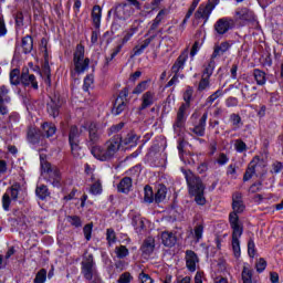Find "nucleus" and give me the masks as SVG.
<instances>
[{
	"label": "nucleus",
	"mask_w": 283,
	"mask_h": 283,
	"mask_svg": "<svg viewBox=\"0 0 283 283\" xmlns=\"http://www.w3.org/2000/svg\"><path fill=\"white\" fill-rule=\"evenodd\" d=\"M122 143L123 138H120L118 135H115L104 144V147L94 146L91 149V154L94 156V158L101 160L102 163L112 160V158L118 153V149H120Z\"/></svg>",
	"instance_id": "f257e3e1"
},
{
	"label": "nucleus",
	"mask_w": 283,
	"mask_h": 283,
	"mask_svg": "<svg viewBox=\"0 0 283 283\" xmlns=\"http://www.w3.org/2000/svg\"><path fill=\"white\" fill-rule=\"evenodd\" d=\"M187 185L189 187L190 196H195V202L197 205H205L207 199H205V184H202V179L193 175V172L186 171L185 172Z\"/></svg>",
	"instance_id": "f03ea898"
},
{
	"label": "nucleus",
	"mask_w": 283,
	"mask_h": 283,
	"mask_svg": "<svg viewBox=\"0 0 283 283\" xmlns=\"http://www.w3.org/2000/svg\"><path fill=\"white\" fill-rule=\"evenodd\" d=\"M42 132H43V135H41V132H39V129L30 128L28 132L29 143H32V145H36L41 143V139L43 138V136H45L46 138H52V136L56 134V126L52 123H43Z\"/></svg>",
	"instance_id": "7ed1b4c3"
},
{
	"label": "nucleus",
	"mask_w": 283,
	"mask_h": 283,
	"mask_svg": "<svg viewBox=\"0 0 283 283\" xmlns=\"http://www.w3.org/2000/svg\"><path fill=\"white\" fill-rule=\"evenodd\" d=\"M73 64L76 74H84L90 69V57H85V46L77 44L73 53Z\"/></svg>",
	"instance_id": "20e7f679"
},
{
	"label": "nucleus",
	"mask_w": 283,
	"mask_h": 283,
	"mask_svg": "<svg viewBox=\"0 0 283 283\" xmlns=\"http://www.w3.org/2000/svg\"><path fill=\"white\" fill-rule=\"evenodd\" d=\"M25 188L19 182L13 184L2 196V207L4 211H10L12 200L17 201L23 196Z\"/></svg>",
	"instance_id": "39448f33"
},
{
	"label": "nucleus",
	"mask_w": 283,
	"mask_h": 283,
	"mask_svg": "<svg viewBox=\"0 0 283 283\" xmlns=\"http://www.w3.org/2000/svg\"><path fill=\"white\" fill-rule=\"evenodd\" d=\"M41 167L48 182H51L53 187H61V170H59V167L48 161H42Z\"/></svg>",
	"instance_id": "423d86ee"
},
{
	"label": "nucleus",
	"mask_w": 283,
	"mask_h": 283,
	"mask_svg": "<svg viewBox=\"0 0 283 283\" xmlns=\"http://www.w3.org/2000/svg\"><path fill=\"white\" fill-rule=\"evenodd\" d=\"M85 129V127H76V126H72L69 133V143L71 145V151L73 154V156L78 157L81 156L78 154V149H81V147H78V144L81 143V134H83V130Z\"/></svg>",
	"instance_id": "0eeeda50"
},
{
	"label": "nucleus",
	"mask_w": 283,
	"mask_h": 283,
	"mask_svg": "<svg viewBox=\"0 0 283 283\" xmlns=\"http://www.w3.org/2000/svg\"><path fill=\"white\" fill-rule=\"evenodd\" d=\"M82 274L84 275L85 280H93L96 275V263H94V255L88 254L82 261Z\"/></svg>",
	"instance_id": "6e6552de"
},
{
	"label": "nucleus",
	"mask_w": 283,
	"mask_h": 283,
	"mask_svg": "<svg viewBox=\"0 0 283 283\" xmlns=\"http://www.w3.org/2000/svg\"><path fill=\"white\" fill-rule=\"evenodd\" d=\"M138 32V28L133 27L130 29H127L123 32V38L119 40L118 44L115 49H113V52L111 54V61L123 50V46L126 45V43H129L132 41V36Z\"/></svg>",
	"instance_id": "1a4fd4ad"
},
{
	"label": "nucleus",
	"mask_w": 283,
	"mask_h": 283,
	"mask_svg": "<svg viewBox=\"0 0 283 283\" xmlns=\"http://www.w3.org/2000/svg\"><path fill=\"white\" fill-rule=\"evenodd\" d=\"M235 27V20L232 18H221L214 23V31L220 36L227 34L229 30H233Z\"/></svg>",
	"instance_id": "9d476101"
},
{
	"label": "nucleus",
	"mask_w": 283,
	"mask_h": 283,
	"mask_svg": "<svg viewBox=\"0 0 283 283\" xmlns=\"http://www.w3.org/2000/svg\"><path fill=\"white\" fill-rule=\"evenodd\" d=\"M187 109H189V104H181L177 112V118L174 124L176 134H180V132L185 129V123L187 122Z\"/></svg>",
	"instance_id": "9b49d317"
},
{
	"label": "nucleus",
	"mask_w": 283,
	"mask_h": 283,
	"mask_svg": "<svg viewBox=\"0 0 283 283\" xmlns=\"http://www.w3.org/2000/svg\"><path fill=\"white\" fill-rule=\"evenodd\" d=\"M235 21H242L243 23H256L258 19L253 11L248 8H241L235 11Z\"/></svg>",
	"instance_id": "f8f14e48"
},
{
	"label": "nucleus",
	"mask_w": 283,
	"mask_h": 283,
	"mask_svg": "<svg viewBox=\"0 0 283 283\" xmlns=\"http://www.w3.org/2000/svg\"><path fill=\"white\" fill-rule=\"evenodd\" d=\"M10 88L6 85H0V114L6 116L8 114V104H10Z\"/></svg>",
	"instance_id": "ddd939ff"
},
{
	"label": "nucleus",
	"mask_w": 283,
	"mask_h": 283,
	"mask_svg": "<svg viewBox=\"0 0 283 283\" xmlns=\"http://www.w3.org/2000/svg\"><path fill=\"white\" fill-rule=\"evenodd\" d=\"M21 84L24 87H32L33 90H39V82H36V76L30 74L28 69L23 70L21 73Z\"/></svg>",
	"instance_id": "4468645a"
},
{
	"label": "nucleus",
	"mask_w": 283,
	"mask_h": 283,
	"mask_svg": "<svg viewBox=\"0 0 283 283\" xmlns=\"http://www.w3.org/2000/svg\"><path fill=\"white\" fill-rule=\"evenodd\" d=\"M115 14L117 18L125 21V20L129 19V17H132V14H134V8H132L127 3H120L115 8Z\"/></svg>",
	"instance_id": "2eb2a0df"
},
{
	"label": "nucleus",
	"mask_w": 283,
	"mask_h": 283,
	"mask_svg": "<svg viewBox=\"0 0 283 283\" xmlns=\"http://www.w3.org/2000/svg\"><path fill=\"white\" fill-rule=\"evenodd\" d=\"M185 260L188 271H190L191 273L196 272V266H198V263L200 262L198 254H196V252H193L192 250H187Z\"/></svg>",
	"instance_id": "dca6fc26"
},
{
	"label": "nucleus",
	"mask_w": 283,
	"mask_h": 283,
	"mask_svg": "<svg viewBox=\"0 0 283 283\" xmlns=\"http://www.w3.org/2000/svg\"><path fill=\"white\" fill-rule=\"evenodd\" d=\"M207 118H209V113L206 112L200 117L198 124L195 125L193 128H190V132L192 134H195V136H199V137L205 136V132H206V128H207Z\"/></svg>",
	"instance_id": "f3484780"
},
{
	"label": "nucleus",
	"mask_w": 283,
	"mask_h": 283,
	"mask_svg": "<svg viewBox=\"0 0 283 283\" xmlns=\"http://www.w3.org/2000/svg\"><path fill=\"white\" fill-rule=\"evenodd\" d=\"M262 163H264V161L262 159H260V157H258V156H255L251 160V163L243 176L244 182H247L248 180H251V178H253V174H255V169H258V167H262Z\"/></svg>",
	"instance_id": "a211bd4d"
},
{
	"label": "nucleus",
	"mask_w": 283,
	"mask_h": 283,
	"mask_svg": "<svg viewBox=\"0 0 283 283\" xmlns=\"http://www.w3.org/2000/svg\"><path fill=\"white\" fill-rule=\"evenodd\" d=\"M156 103V94L151 91H147L142 95V104L139 106V112H143L144 109H147L148 107H151Z\"/></svg>",
	"instance_id": "6ab92c4d"
},
{
	"label": "nucleus",
	"mask_w": 283,
	"mask_h": 283,
	"mask_svg": "<svg viewBox=\"0 0 283 283\" xmlns=\"http://www.w3.org/2000/svg\"><path fill=\"white\" fill-rule=\"evenodd\" d=\"M232 213H243L245 206L244 201H242V193L240 192H234L232 195Z\"/></svg>",
	"instance_id": "aec40b11"
},
{
	"label": "nucleus",
	"mask_w": 283,
	"mask_h": 283,
	"mask_svg": "<svg viewBox=\"0 0 283 283\" xmlns=\"http://www.w3.org/2000/svg\"><path fill=\"white\" fill-rule=\"evenodd\" d=\"M59 107H61V99L54 95L46 105V112L53 118H56L59 116Z\"/></svg>",
	"instance_id": "412c9836"
},
{
	"label": "nucleus",
	"mask_w": 283,
	"mask_h": 283,
	"mask_svg": "<svg viewBox=\"0 0 283 283\" xmlns=\"http://www.w3.org/2000/svg\"><path fill=\"white\" fill-rule=\"evenodd\" d=\"M187 59H189V52L184 51L171 66L172 74H178L180 70H185V63H187Z\"/></svg>",
	"instance_id": "4be33fe9"
},
{
	"label": "nucleus",
	"mask_w": 283,
	"mask_h": 283,
	"mask_svg": "<svg viewBox=\"0 0 283 283\" xmlns=\"http://www.w3.org/2000/svg\"><path fill=\"white\" fill-rule=\"evenodd\" d=\"M212 11L213 8L211 4H200L195 13V19H205V21H209V17H211Z\"/></svg>",
	"instance_id": "5701e85b"
},
{
	"label": "nucleus",
	"mask_w": 283,
	"mask_h": 283,
	"mask_svg": "<svg viewBox=\"0 0 283 283\" xmlns=\"http://www.w3.org/2000/svg\"><path fill=\"white\" fill-rule=\"evenodd\" d=\"M229 223L232 229V233H243L242 222H240V217L235 212H230Z\"/></svg>",
	"instance_id": "b1692460"
},
{
	"label": "nucleus",
	"mask_w": 283,
	"mask_h": 283,
	"mask_svg": "<svg viewBox=\"0 0 283 283\" xmlns=\"http://www.w3.org/2000/svg\"><path fill=\"white\" fill-rule=\"evenodd\" d=\"M161 242L164 247H176V242H178V238L176 237V233L164 231L161 232Z\"/></svg>",
	"instance_id": "393cba45"
},
{
	"label": "nucleus",
	"mask_w": 283,
	"mask_h": 283,
	"mask_svg": "<svg viewBox=\"0 0 283 283\" xmlns=\"http://www.w3.org/2000/svg\"><path fill=\"white\" fill-rule=\"evenodd\" d=\"M154 249H156V240L154 237H148L142 245V253H144V255H151Z\"/></svg>",
	"instance_id": "a878e982"
},
{
	"label": "nucleus",
	"mask_w": 283,
	"mask_h": 283,
	"mask_svg": "<svg viewBox=\"0 0 283 283\" xmlns=\"http://www.w3.org/2000/svg\"><path fill=\"white\" fill-rule=\"evenodd\" d=\"M156 39V35H151L148 39L144 40L142 42V44H137L134 49V56H140V54H143L145 52V50H147V48H149L151 41H154Z\"/></svg>",
	"instance_id": "bb28decb"
},
{
	"label": "nucleus",
	"mask_w": 283,
	"mask_h": 283,
	"mask_svg": "<svg viewBox=\"0 0 283 283\" xmlns=\"http://www.w3.org/2000/svg\"><path fill=\"white\" fill-rule=\"evenodd\" d=\"M231 50V43L221 42L220 44L214 45L213 53L211 55L212 59H217V56H222V54L229 52Z\"/></svg>",
	"instance_id": "cd10ccee"
},
{
	"label": "nucleus",
	"mask_w": 283,
	"mask_h": 283,
	"mask_svg": "<svg viewBox=\"0 0 283 283\" xmlns=\"http://www.w3.org/2000/svg\"><path fill=\"white\" fill-rule=\"evenodd\" d=\"M241 280L242 283H255V280H253V270L247 263L243 264Z\"/></svg>",
	"instance_id": "c85d7f7f"
},
{
	"label": "nucleus",
	"mask_w": 283,
	"mask_h": 283,
	"mask_svg": "<svg viewBox=\"0 0 283 283\" xmlns=\"http://www.w3.org/2000/svg\"><path fill=\"white\" fill-rule=\"evenodd\" d=\"M98 128L96 127V124H91L88 127V145L92 147V145H96L98 143Z\"/></svg>",
	"instance_id": "c756f323"
},
{
	"label": "nucleus",
	"mask_w": 283,
	"mask_h": 283,
	"mask_svg": "<svg viewBox=\"0 0 283 283\" xmlns=\"http://www.w3.org/2000/svg\"><path fill=\"white\" fill-rule=\"evenodd\" d=\"M125 107H127V105L125 104V99H123V97H117L115 99L112 114H114V116H118L119 114H123V112H125Z\"/></svg>",
	"instance_id": "7c9ffc66"
},
{
	"label": "nucleus",
	"mask_w": 283,
	"mask_h": 283,
	"mask_svg": "<svg viewBox=\"0 0 283 283\" xmlns=\"http://www.w3.org/2000/svg\"><path fill=\"white\" fill-rule=\"evenodd\" d=\"M117 189L120 193H129V191H132V179L129 177H124L119 181Z\"/></svg>",
	"instance_id": "2f4dec72"
},
{
	"label": "nucleus",
	"mask_w": 283,
	"mask_h": 283,
	"mask_svg": "<svg viewBox=\"0 0 283 283\" xmlns=\"http://www.w3.org/2000/svg\"><path fill=\"white\" fill-rule=\"evenodd\" d=\"M102 14H103V10L101 9V6H94L92 10V19L95 28H101Z\"/></svg>",
	"instance_id": "473e14b6"
},
{
	"label": "nucleus",
	"mask_w": 283,
	"mask_h": 283,
	"mask_svg": "<svg viewBox=\"0 0 283 283\" xmlns=\"http://www.w3.org/2000/svg\"><path fill=\"white\" fill-rule=\"evenodd\" d=\"M240 238H242V233H232V250L235 258H240Z\"/></svg>",
	"instance_id": "72a5a7b5"
},
{
	"label": "nucleus",
	"mask_w": 283,
	"mask_h": 283,
	"mask_svg": "<svg viewBox=\"0 0 283 283\" xmlns=\"http://www.w3.org/2000/svg\"><path fill=\"white\" fill-rule=\"evenodd\" d=\"M33 48H34V41L32 40V36L30 35L24 36L22 39V50L24 54H30Z\"/></svg>",
	"instance_id": "f704fd0d"
},
{
	"label": "nucleus",
	"mask_w": 283,
	"mask_h": 283,
	"mask_svg": "<svg viewBox=\"0 0 283 283\" xmlns=\"http://www.w3.org/2000/svg\"><path fill=\"white\" fill-rule=\"evenodd\" d=\"M253 76L256 84L266 85V73H264L262 70L255 69L253 71Z\"/></svg>",
	"instance_id": "c9c22d12"
},
{
	"label": "nucleus",
	"mask_w": 283,
	"mask_h": 283,
	"mask_svg": "<svg viewBox=\"0 0 283 283\" xmlns=\"http://www.w3.org/2000/svg\"><path fill=\"white\" fill-rule=\"evenodd\" d=\"M165 17H167V10H160L154 19L150 30H156L160 25Z\"/></svg>",
	"instance_id": "e433bc0d"
},
{
	"label": "nucleus",
	"mask_w": 283,
	"mask_h": 283,
	"mask_svg": "<svg viewBox=\"0 0 283 283\" xmlns=\"http://www.w3.org/2000/svg\"><path fill=\"white\" fill-rule=\"evenodd\" d=\"M10 83L12 85H19L21 83V71L19 69H13L10 72Z\"/></svg>",
	"instance_id": "4c0bfd02"
},
{
	"label": "nucleus",
	"mask_w": 283,
	"mask_h": 283,
	"mask_svg": "<svg viewBox=\"0 0 283 283\" xmlns=\"http://www.w3.org/2000/svg\"><path fill=\"white\" fill-rule=\"evenodd\" d=\"M156 198L154 197V190L151 189L150 186H146L144 188V201L147 202L148 205H151Z\"/></svg>",
	"instance_id": "58836bf2"
},
{
	"label": "nucleus",
	"mask_w": 283,
	"mask_h": 283,
	"mask_svg": "<svg viewBox=\"0 0 283 283\" xmlns=\"http://www.w3.org/2000/svg\"><path fill=\"white\" fill-rule=\"evenodd\" d=\"M221 96H224V91L222 88L217 90L214 93H212L206 101V105H213L218 98Z\"/></svg>",
	"instance_id": "ea45409f"
},
{
	"label": "nucleus",
	"mask_w": 283,
	"mask_h": 283,
	"mask_svg": "<svg viewBox=\"0 0 283 283\" xmlns=\"http://www.w3.org/2000/svg\"><path fill=\"white\" fill-rule=\"evenodd\" d=\"M221 96H224V91L222 88L217 90L214 93H212L206 101V105H213L218 98Z\"/></svg>",
	"instance_id": "a19ab883"
},
{
	"label": "nucleus",
	"mask_w": 283,
	"mask_h": 283,
	"mask_svg": "<svg viewBox=\"0 0 283 283\" xmlns=\"http://www.w3.org/2000/svg\"><path fill=\"white\" fill-rule=\"evenodd\" d=\"M35 193L40 200H45L48 196H50V191L48 190V186L41 185L35 189Z\"/></svg>",
	"instance_id": "79ce46f5"
},
{
	"label": "nucleus",
	"mask_w": 283,
	"mask_h": 283,
	"mask_svg": "<svg viewBox=\"0 0 283 283\" xmlns=\"http://www.w3.org/2000/svg\"><path fill=\"white\" fill-rule=\"evenodd\" d=\"M214 69H216V61H213V57H211L209 64L203 70L202 76L206 78H211V75L213 74Z\"/></svg>",
	"instance_id": "37998d69"
},
{
	"label": "nucleus",
	"mask_w": 283,
	"mask_h": 283,
	"mask_svg": "<svg viewBox=\"0 0 283 283\" xmlns=\"http://www.w3.org/2000/svg\"><path fill=\"white\" fill-rule=\"evenodd\" d=\"M191 98H193V87L187 86L186 91L184 92V105L191 107Z\"/></svg>",
	"instance_id": "c03bdc74"
},
{
	"label": "nucleus",
	"mask_w": 283,
	"mask_h": 283,
	"mask_svg": "<svg viewBox=\"0 0 283 283\" xmlns=\"http://www.w3.org/2000/svg\"><path fill=\"white\" fill-rule=\"evenodd\" d=\"M124 145H129L130 147H135L136 143H138V136L134 133H129L124 140H122Z\"/></svg>",
	"instance_id": "a18cd8bd"
},
{
	"label": "nucleus",
	"mask_w": 283,
	"mask_h": 283,
	"mask_svg": "<svg viewBox=\"0 0 283 283\" xmlns=\"http://www.w3.org/2000/svg\"><path fill=\"white\" fill-rule=\"evenodd\" d=\"M167 198V187L161 186L158 188L157 192L155 193V202H163Z\"/></svg>",
	"instance_id": "49530a36"
},
{
	"label": "nucleus",
	"mask_w": 283,
	"mask_h": 283,
	"mask_svg": "<svg viewBox=\"0 0 283 283\" xmlns=\"http://www.w3.org/2000/svg\"><path fill=\"white\" fill-rule=\"evenodd\" d=\"M115 253L119 260H124V258L129 255V250L125 245H119L115 248Z\"/></svg>",
	"instance_id": "de8ad7c7"
},
{
	"label": "nucleus",
	"mask_w": 283,
	"mask_h": 283,
	"mask_svg": "<svg viewBox=\"0 0 283 283\" xmlns=\"http://www.w3.org/2000/svg\"><path fill=\"white\" fill-rule=\"evenodd\" d=\"M45 280H48V270L41 269L33 281V283H45Z\"/></svg>",
	"instance_id": "09e8293b"
},
{
	"label": "nucleus",
	"mask_w": 283,
	"mask_h": 283,
	"mask_svg": "<svg viewBox=\"0 0 283 283\" xmlns=\"http://www.w3.org/2000/svg\"><path fill=\"white\" fill-rule=\"evenodd\" d=\"M90 193L93 196H98L103 193V185L101 184V180L95 181L90 189Z\"/></svg>",
	"instance_id": "8fccbe9b"
},
{
	"label": "nucleus",
	"mask_w": 283,
	"mask_h": 283,
	"mask_svg": "<svg viewBox=\"0 0 283 283\" xmlns=\"http://www.w3.org/2000/svg\"><path fill=\"white\" fill-rule=\"evenodd\" d=\"M67 222H70V224L76 229H78V227H83V221H81V217L78 216H69Z\"/></svg>",
	"instance_id": "3c124183"
},
{
	"label": "nucleus",
	"mask_w": 283,
	"mask_h": 283,
	"mask_svg": "<svg viewBox=\"0 0 283 283\" xmlns=\"http://www.w3.org/2000/svg\"><path fill=\"white\" fill-rule=\"evenodd\" d=\"M147 87H149V85L147 84V81H143L133 90V94H136V95L143 94V92H146Z\"/></svg>",
	"instance_id": "603ef678"
},
{
	"label": "nucleus",
	"mask_w": 283,
	"mask_h": 283,
	"mask_svg": "<svg viewBox=\"0 0 283 283\" xmlns=\"http://www.w3.org/2000/svg\"><path fill=\"white\" fill-rule=\"evenodd\" d=\"M234 148L239 154H243V151H247L248 149L247 144L242 139H235Z\"/></svg>",
	"instance_id": "864d4df0"
},
{
	"label": "nucleus",
	"mask_w": 283,
	"mask_h": 283,
	"mask_svg": "<svg viewBox=\"0 0 283 283\" xmlns=\"http://www.w3.org/2000/svg\"><path fill=\"white\" fill-rule=\"evenodd\" d=\"M210 85L211 84L209 82V77L202 76L198 85V92H205V90H209Z\"/></svg>",
	"instance_id": "5fc2aeb1"
},
{
	"label": "nucleus",
	"mask_w": 283,
	"mask_h": 283,
	"mask_svg": "<svg viewBox=\"0 0 283 283\" xmlns=\"http://www.w3.org/2000/svg\"><path fill=\"white\" fill-rule=\"evenodd\" d=\"M93 84H94V76L87 75L84 78V84H83L84 92H90V87H92Z\"/></svg>",
	"instance_id": "6e6d98bb"
},
{
	"label": "nucleus",
	"mask_w": 283,
	"mask_h": 283,
	"mask_svg": "<svg viewBox=\"0 0 283 283\" xmlns=\"http://www.w3.org/2000/svg\"><path fill=\"white\" fill-rule=\"evenodd\" d=\"M202 233H205V226L197 224L195 227V238H196L197 241L202 240Z\"/></svg>",
	"instance_id": "4d7b16f0"
},
{
	"label": "nucleus",
	"mask_w": 283,
	"mask_h": 283,
	"mask_svg": "<svg viewBox=\"0 0 283 283\" xmlns=\"http://www.w3.org/2000/svg\"><path fill=\"white\" fill-rule=\"evenodd\" d=\"M134 277L129 272H124L122 275H119V279L117 283H130Z\"/></svg>",
	"instance_id": "13d9d810"
},
{
	"label": "nucleus",
	"mask_w": 283,
	"mask_h": 283,
	"mask_svg": "<svg viewBox=\"0 0 283 283\" xmlns=\"http://www.w3.org/2000/svg\"><path fill=\"white\" fill-rule=\"evenodd\" d=\"M92 229H94V224L88 223L83 228V233L87 241L92 240Z\"/></svg>",
	"instance_id": "bf43d9fd"
},
{
	"label": "nucleus",
	"mask_w": 283,
	"mask_h": 283,
	"mask_svg": "<svg viewBox=\"0 0 283 283\" xmlns=\"http://www.w3.org/2000/svg\"><path fill=\"white\" fill-rule=\"evenodd\" d=\"M230 120L235 129L240 127V123H242V118L238 114H232L230 116Z\"/></svg>",
	"instance_id": "052dcab7"
},
{
	"label": "nucleus",
	"mask_w": 283,
	"mask_h": 283,
	"mask_svg": "<svg viewBox=\"0 0 283 283\" xmlns=\"http://www.w3.org/2000/svg\"><path fill=\"white\" fill-rule=\"evenodd\" d=\"M106 240L109 242V244H114V242H116V232L113 229H107Z\"/></svg>",
	"instance_id": "680f3d73"
},
{
	"label": "nucleus",
	"mask_w": 283,
	"mask_h": 283,
	"mask_svg": "<svg viewBox=\"0 0 283 283\" xmlns=\"http://www.w3.org/2000/svg\"><path fill=\"white\" fill-rule=\"evenodd\" d=\"M138 280L142 283H154V279H151V276L145 272L139 273Z\"/></svg>",
	"instance_id": "e2e57ef3"
},
{
	"label": "nucleus",
	"mask_w": 283,
	"mask_h": 283,
	"mask_svg": "<svg viewBox=\"0 0 283 283\" xmlns=\"http://www.w3.org/2000/svg\"><path fill=\"white\" fill-rule=\"evenodd\" d=\"M255 269L258 273H262L266 269V260H264L263 258L259 259L255 264Z\"/></svg>",
	"instance_id": "0e129e2a"
},
{
	"label": "nucleus",
	"mask_w": 283,
	"mask_h": 283,
	"mask_svg": "<svg viewBox=\"0 0 283 283\" xmlns=\"http://www.w3.org/2000/svg\"><path fill=\"white\" fill-rule=\"evenodd\" d=\"M217 163L222 167L227 165V163H229V157L227 156V154L220 153L219 156L217 157Z\"/></svg>",
	"instance_id": "69168bd1"
},
{
	"label": "nucleus",
	"mask_w": 283,
	"mask_h": 283,
	"mask_svg": "<svg viewBox=\"0 0 283 283\" xmlns=\"http://www.w3.org/2000/svg\"><path fill=\"white\" fill-rule=\"evenodd\" d=\"M17 28H23L24 15L21 11H18L14 15Z\"/></svg>",
	"instance_id": "338daca9"
},
{
	"label": "nucleus",
	"mask_w": 283,
	"mask_h": 283,
	"mask_svg": "<svg viewBox=\"0 0 283 283\" xmlns=\"http://www.w3.org/2000/svg\"><path fill=\"white\" fill-rule=\"evenodd\" d=\"M226 105H227V107H238V98H235V97H229V98L226 101Z\"/></svg>",
	"instance_id": "774afa93"
}]
</instances>
